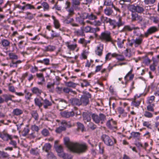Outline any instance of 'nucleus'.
Here are the masks:
<instances>
[{
    "label": "nucleus",
    "mask_w": 159,
    "mask_h": 159,
    "mask_svg": "<svg viewBox=\"0 0 159 159\" xmlns=\"http://www.w3.org/2000/svg\"><path fill=\"white\" fill-rule=\"evenodd\" d=\"M64 142L68 149L74 153H82L85 152L87 148V146L86 143L71 141L68 137L64 138Z\"/></svg>",
    "instance_id": "nucleus-1"
},
{
    "label": "nucleus",
    "mask_w": 159,
    "mask_h": 159,
    "mask_svg": "<svg viewBox=\"0 0 159 159\" xmlns=\"http://www.w3.org/2000/svg\"><path fill=\"white\" fill-rule=\"evenodd\" d=\"M98 39L106 43L111 42L113 41L111 33L108 30H105L102 32L98 36Z\"/></svg>",
    "instance_id": "nucleus-2"
},
{
    "label": "nucleus",
    "mask_w": 159,
    "mask_h": 159,
    "mask_svg": "<svg viewBox=\"0 0 159 159\" xmlns=\"http://www.w3.org/2000/svg\"><path fill=\"white\" fill-rule=\"evenodd\" d=\"M128 9L132 12H137L139 14L143 13L145 11L144 6L142 5H129Z\"/></svg>",
    "instance_id": "nucleus-3"
},
{
    "label": "nucleus",
    "mask_w": 159,
    "mask_h": 159,
    "mask_svg": "<svg viewBox=\"0 0 159 159\" xmlns=\"http://www.w3.org/2000/svg\"><path fill=\"white\" fill-rule=\"evenodd\" d=\"M91 116L93 121L96 124H98L100 121L102 124L106 120V116L102 113H100L98 116L95 113H91Z\"/></svg>",
    "instance_id": "nucleus-4"
},
{
    "label": "nucleus",
    "mask_w": 159,
    "mask_h": 159,
    "mask_svg": "<svg viewBox=\"0 0 159 159\" xmlns=\"http://www.w3.org/2000/svg\"><path fill=\"white\" fill-rule=\"evenodd\" d=\"M104 143L107 146H112L116 143V139L113 138L111 139L108 135L103 134L102 137Z\"/></svg>",
    "instance_id": "nucleus-5"
},
{
    "label": "nucleus",
    "mask_w": 159,
    "mask_h": 159,
    "mask_svg": "<svg viewBox=\"0 0 159 159\" xmlns=\"http://www.w3.org/2000/svg\"><path fill=\"white\" fill-rule=\"evenodd\" d=\"M55 100L57 102L55 104L58 109L61 111L66 108L67 102L66 100L61 98L55 99Z\"/></svg>",
    "instance_id": "nucleus-6"
},
{
    "label": "nucleus",
    "mask_w": 159,
    "mask_h": 159,
    "mask_svg": "<svg viewBox=\"0 0 159 159\" xmlns=\"http://www.w3.org/2000/svg\"><path fill=\"white\" fill-rule=\"evenodd\" d=\"M143 41V39L141 38H136L135 39L128 40V44L131 47L134 45L135 47H137L142 43Z\"/></svg>",
    "instance_id": "nucleus-7"
},
{
    "label": "nucleus",
    "mask_w": 159,
    "mask_h": 159,
    "mask_svg": "<svg viewBox=\"0 0 159 159\" xmlns=\"http://www.w3.org/2000/svg\"><path fill=\"white\" fill-rule=\"evenodd\" d=\"M117 121L111 118H109L106 123V126L109 129L112 130L117 128Z\"/></svg>",
    "instance_id": "nucleus-8"
},
{
    "label": "nucleus",
    "mask_w": 159,
    "mask_h": 159,
    "mask_svg": "<svg viewBox=\"0 0 159 159\" xmlns=\"http://www.w3.org/2000/svg\"><path fill=\"white\" fill-rule=\"evenodd\" d=\"M91 96V94L89 93L83 95L80 99L81 105L83 106H86L88 105L89 102V98H90Z\"/></svg>",
    "instance_id": "nucleus-9"
},
{
    "label": "nucleus",
    "mask_w": 159,
    "mask_h": 159,
    "mask_svg": "<svg viewBox=\"0 0 159 159\" xmlns=\"http://www.w3.org/2000/svg\"><path fill=\"white\" fill-rule=\"evenodd\" d=\"M158 28L155 26L150 27L145 32V37H148L149 35L154 34L158 31Z\"/></svg>",
    "instance_id": "nucleus-10"
},
{
    "label": "nucleus",
    "mask_w": 159,
    "mask_h": 159,
    "mask_svg": "<svg viewBox=\"0 0 159 159\" xmlns=\"http://www.w3.org/2000/svg\"><path fill=\"white\" fill-rule=\"evenodd\" d=\"M12 137V136L8 134L5 130L1 132H0V138L4 141H8L10 139H11Z\"/></svg>",
    "instance_id": "nucleus-11"
},
{
    "label": "nucleus",
    "mask_w": 159,
    "mask_h": 159,
    "mask_svg": "<svg viewBox=\"0 0 159 159\" xmlns=\"http://www.w3.org/2000/svg\"><path fill=\"white\" fill-rule=\"evenodd\" d=\"M139 29L138 27H135L134 24L131 25H125L122 29L120 31L121 32H131L133 30Z\"/></svg>",
    "instance_id": "nucleus-12"
},
{
    "label": "nucleus",
    "mask_w": 159,
    "mask_h": 159,
    "mask_svg": "<svg viewBox=\"0 0 159 159\" xmlns=\"http://www.w3.org/2000/svg\"><path fill=\"white\" fill-rule=\"evenodd\" d=\"M104 5L107 6H112V7L117 12L120 13L121 12V10L117 6L114 5L111 0H106L104 2Z\"/></svg>",
    "instance_id": "nucleus-13"
},
{
    "label": "nucleus",
    "mask_w": 159,
    "mask_h": 159,
    "mask_svg": "<svg viewBox=\"0 0 159 159\" xmlns=\"http://www.w3.org/2000/svg\"><path fill=\"white\" fill-rule=\"evenodd\" d=\"M61 126L57 128L56 130L57 133H60L62 131L65 130L67 126V123L65 120H62L61 122Z\"/></svg>",
    "instance_id": "nucleus-14"
},
{
    "label": "nucleus",
    "mask_w": 159,
    "mask_h": 159,
    "mask_svg": "<svg viewBox=\"0 0 159 159\" xmlns=\"http://www.w3.org/2000/svg\"><path fill=\"white\" fill-rule=\"evenodd\" d=\"M104 45L102 44H100L97 47L95 51V54L99 57H101L103 54Z\"/></svg>",
    "instance_id": "nucleus-15"
},
{
    "label": "nucleus",
    "mask_w": 159,
    "mask_h": 159,
    "mask_svg": "<svg viewBox=\"0 0 159 159\" xmlns=\"http://www.w3.org/2000/svg\"><path fill=\"white\" fill-rule=\"evenodd\" d=\"M61 115L64 118H68L70 117L73 116L75 115V113L73 111H64L60 113Z\"/></svg>",
    "instance_id": "nucleus-16"
},
{
    "label": "nucleus",
    "mask_w": 159,
    "mask_h": 159,
    "mask_svg": "<svg viewBox=\"0 0 159 159\" xmlns=\"http://www.w3.org/2000/svg\"><path fill=\"white\" fill-rule=\"evenodd\" d=\"M68 49L70 51H74L77 48V45L76 43L72 44L70 42H66L65 43Z\"/></svg>",
    "instance_id": "nucleus-17"
},
{
    "label": "nucleus",
    "mask_w": 159,
    "mask_h": 159,
    "mask_svg": "<svg viewBox=\"0 0 159 159\" xmlns=\"http://www.w3.org/2000/svg\"><path fill=\"white\" fill-rule=\"evenodd\" d=\"M104 13L107 16H112L114 15L113 10L110 7H107L104 10Z\"/></svg>",
    "instance_id": "nucleus-18"
},
{
    "label": "nucleus",
    "mask_w": 159,
    "mask_h": 159,
    "mask_svg": "<svg viewBox=\"0 0 159 159\" xmlns=\"http://www.w3.org/2000/svg\"><path fill=\"white\" fill-rule=\"evenodd\" d=\"M1 43L2 47L7 49L10 47V41L7 39H2L1 41Z\"/></svg>",
    "instance_id": "nucleus-19"
},
{
    "label": "nucleus",
    "mask_w": 159,
    "mask_h": 159,
    "mask_svg": "<svg viewBox=\"0 0 159 159\" xmlns=\"http://www.w3.org/2000/svg\"><path fill=\"white\" fill-rule=\"evenodd\" d=\"M91 113H84L83 114V120L85 123H86L88 122H89L91 120Z\"/></svg>",
    "instance_id": "nucleus-20"
},
{
    "label": "nucleus",
    "mask_w": 159,
    "mask_h": 159,
    "mask_svg": "<svg viewBox=\"0 0 159 159\" xmlns=\"http://www.w3.org/2000/svg\"><path fill=\"white\" fill-rule=\"evenodd\" d=\"M71 104L73 106H80L81 105L80 99L77 98H73L70 100Z\"/></svg>",
    "instance_id": "nucleus-21"
},
{
    "label": "nucleus",
    "mask_w": 159,
    "mask_h": 159,
    "mask_svg": "<svg viewBox=\"0 0 159 159\" xmlns=\"http://www.w3.org/2000/svg\"><path fill=\"white\" fill-rule=\"evenodd\" d=\"M31 90L34 94H35L38 96H39L42 92V91L41 89L37 87L32 88Z\"/></svg>",
    "instance_id": "nucleus-22"
},
{
    "label": "nucleus",
    "mask_w": 159,
    "mask_h": 159,
    "mask_svg": "<svg viewBox=\"0 0 159 159\" xmlns=\"http://www.w3.org/2000/svg\"><path fill=\"white\" fill-rule=\"evenodd\" d=\"M22 4L24 5V11L27 10L35 9L34 7L32 4L30 3H26L25 2H23Z\"/></svg>",
    "instance_id": "nucleus-23"
},
{
    "label": "nucleus",
    "mask_w": 159,
    "mask_h": 159,
    "mask_svg": "<svg viewBox=\"0 0 159 159\" xmlns=\"http://www.w3.org/2000/svg\"><path fill=\"white\" fill-rule=\"evenodd\" d=\"M43 100V102H42V105L43 106V107L47 109L48 108V107L52 105V103L51 102L49 101L47 99H43L42 98L41 99Z\"/></svg>",
    "instance_id": "nucleus-24"
},
{
    "label": "nucleus",
    "mask_w": 159,
    "mask_h": 159,
    "mask_svg": "<svg viewBox=\"0 0 159 159\" xmlns=\"http://www.w3.org/2000/svg\"><path fill=\"white\" fill-rule=\"evenodd\" d=\"M125 24V22L122 20V17L119 16L118 21H116V27L119 28L120 27L123 26Z\"/></svg>",
    "instance_id": "nucleus-25"
},
{
    "label": "nucleus",
    "mask_w": 159,
    "mask_h": 159,
    "mask_svg": "<svg viewBox=\"0 0 159 159\" xmlns=\"http://www.w3.org/2000/svg\"><path fill=\"white\" fill-rule=\"evenodd\" d=\"M115 52L111 53L108 52L105 57V61H110L112 58H115Z\"/></svg>",
    "instance_id": "nucleus-26"
},
{
    "label": "nucleus",
    "mask_w": 159,
    "mask_h": 159,
    "mask_svg": "<svg viewBox=\"0 0 159 159\" xmlns=\"http://www.w3.org/2000/svg\"><path fill=\"white\" fill-rule=\"evenodd\" d=\"M72 17L67 15L64 19V23L66 24H69L73 22L74 21V19L71 18Z\"/></svg>",
    "instance_id": "nucleus-27"
},
{
    "label": "nucleus",
    "mask_w": 159,
    "mask_h": 159,
    "mask_svg": "<svg viewBox=\"0 0 159 159\" xmlns=\"http://www.w3.org/2000/svg\"><path fill=\"white\" fill-rule=\"evenodd\" d=\"M52 17L54 20L53 23L55 27L57 29H59L60 27V24L59 20L53 16H52Z\"/></svg>",
    "instance_id": "nucleus-28"
},
{
    "label": "nucleus",
    "mask_w": 159,
    "mask_h": 159,
    "mask_svg": "<svg viewBox=\"0 0 159 159\" xmlns=\"http://www.w3.org/2000/svg\"><path fill=\"white\" fill-rule=\"evenodd\" d=\"M21 61L20 60L16 61H15L14 60H12L10 64V66L11 67H17L18 64L21 63Z\"/></svg>",
    "instance_id": "nucleus-29"
},
{
    "label": "nucleus",
    "mask_w": 159,
    "mask_h": 159,
    "mask_svg": "<svg viewBox=\"0 0 159 159\" xmlns=\"http://www.w3.org/2000/svg\"><path fill=\"white\" fill-rule=\"evenodd\" d=\"M78 42L79 43L82 44L84 46L86 47L87 44L90 43V41L86 40L84 38H81L79 39Z\"/></svg>",
    "instance_id": "nucleus-30"
},
{
    "label": "nucleus",
    "mask_w": 159,
    "mask_h": 159,
    "mask_svg": "<svg viewBox=\"0 0 159 159\" xmlns=\"http://www.w3.org/2000/svg\"><path fill=\"white\" fill-rule=\"evenodd\" d=\"M23 113V111L19 108L14 109L12 111V114L15 116H19L22 114Z\"/></svg>",
    "instance_id": "nucleus-31"
},
{
    "label": "nucleus",
    "mask_w": 159,
    "mask_h": 159,
    "mask_svg": "<svg viewBox=\"0 0 159 159\" xmlns=\"http://www.w3.org/2000/svg\"><path fill=\"white\" fill-rule=\"evenodd\" d=\"M30 114L32 116L34 119L35 120H38L39 119V116L37 111L33 110L31 111Z\"/></svg>",
    "instance_id": "nucleus-32"
},
{
    "label": "nucleus",
    "mask_w": 159,
    "mask_h": 159,
    "mask_svg": "<svg viewBox=\"0 0 159 159\" xmlns=\"http://www.w3.org/2000/svg\"><path fill=\"white\" fill-rule=\"evenodd\" d=\"M59 156L62 157L64 159H72V156L70 155L63 152L59 154Z\"/></svg>",
    "instance_id": "nucleus-33"
},
{
    "label": "nucleus",
    "mask_w": 159,
    "mask_h": 159,
    "mask_svg": "<svg viewBox=\"0 0 159 159\" xmlns=\"http://www.w3.org/2000/svg\"><path fill=\"white\" fill-rule=\"evenodd\" d=\"M55 49V46L49 45L44 47V51L46 52H52L54 51Z\"/></svg>",
    "instance_id": "nucleus-34"
},
{
    "label": "nucleus",
    "mask_w": 159,
    "mask_h": 159,
    "mask_svg": "<svg viewBox=\"0 0 159 159\" xmlns=\"http://www.w3.org/2000/svg\"><path fill=\"white\" fill-rule=\"evenodd\" d=\"M110 19L111 18H110L105 17L103 16H101L100 18V20L102 22H102L104 24L109 23Z\"/></svg>",
    "instance_id": "nucleus-35"
},
{
    "label": "nucleus",
    "mask_w": 159,
    "mask_h": 159,
    "mask_svg": "<svg viewBox=\"0 0 159 159\" xmlns=\"http://www.w3.org/2000/svg\"><path fill=\"white\" fill-rule=\"evenodd\" d=\"M115 58L118 61H123L125 60L124 56L120 54H119L115 52Z\"/></svg>",
    "instance_id": "nucleus-36"
},
{
    "label": "nucleus",
    "mask_w": 159,
    "mask_h": 159,
    "mask_svg": "<svg viewBox=\"0 0 159 159\" xmlns=\"http://www.w3.org/2000/svg\"><path fill=\"white\" fill-rule=\"evenodd\" d=\"M37 61V63H43L46 65H49L50 64V60L48 58H45L43 60H38Z\"/></svg>",
    "instance_id": "nucleus-37"
},
{
    "label": "nucleus",
    "mask_w": 159,
    "mask_h": 159,
    "mask_svg": "<svg viewBox=\"0 0 159 159\" xmlns=\"http://www.w3.org/2000/svg\"><path fill=\"white\" fill-rule=\"evenodd\" d=\"M66 11L68 12L67 15L70 16H73L75 14L74 10L72 7L67 9Z\"/></svg>",
    "instance_id": "nucleus-38"
},
{
    "label": "nucleus",
    "mask_w": 159,
    "mask_h": 159,
    "mask_svg": "<svg viewBox=\"0 0 159 159\" xmlns=\"http://www.w3.org/2000/svg\"><path fill=\"white\" fill-rule=\"evenodd\" d=\"M88 127L89 129L93 130L97 128V126L93 122H90L88 125Z\"/></svg>",
    "instance_id": "nucleus-39"
},
{
    "label": "nucleus",
    "mask_w": 159,
    "mask_h": 159,
    "mask_svg": "<svg viewBox=\"0 0 159 159\" xmlns=\"http://www.w3.org/2000/svg\"><path fill=\"white\" fill-rule=\"evenodd\" d=\"M51 148V146L50 143H47L45 144L43 148V150L45 151L46 152H48V151Z\"/></svg>",
    "instance_id": "nucleus-40"
},
{
    "label": "nucleus",
    "mask_w": 159,
    "mask_h": 159,
    "mask_svg": "<svg viewBox=\"0 0 159 159\" xmlns=\"http://www.w3.org/2000/svg\"><path fill=\"white\" fill-rule=\"evenodd\" d=\"M30 131L29 129L27 128H25L21 132V134L22 136L26 137L28 135V133Z\"/></svg>",
    "instance_id": "nucleus-41"
},
{
    "label": "nucleus",
    "mask_w": 159,
    "mask_h": 159,
    "mask_svg": "<svg viewBox=\"0 0 159 159\" xmlns=\"http://www.w3.org/2000/svg\"><path fill=\"white\" fill-rule=\"evenodd\" d=\"M13 137L11 138V139H10V141L9 142V144L12 145L13 148H17L16 142L13 140Z\"/></svg>",
    "instance_id": "nucleus-42"
},
{
    "label": "nucleus",
    "mask_w": 159,
    "mask_h": 159,
    "mask_svg": "<svg viewBox=\"0 0 159 159\" xmlns=\"http://www.w3.org/2000/svg\"><path fill=\"white\" fill-rule=\"evenodd\" d=\"M144 116L148 118H151L153 117V115L150 111L146 110L144 112Z\"/></svg>",
    "instance_id": "nucleus-43"
},
{
    "label": "nucleus",
    "mask_w": 159,
    "mask_h": 159,
    "mask_svg": "<svg viewBox=\"0 0 159 159\" xmlns=\"http://www.w3.org/2000/svg\"><path fill=\"white\" fill-rule=\"evenodd\" d=\"M8 55L10 59H11L12 60L17 59L18 58V56L13 53L9 52Z\"/></svg>",
    "instance_id": "nucleus-44"
},
{
    "label": "nucleus",
    "mask_w": 159,
    "mask_h": 159,
    "mask_svg": "<svg viewBox=\"0 0 159 159\" xmlns=\"http://www.w3.org/2000/svg\"><path fill=\"white\" fill-rule=\"evenodd\" d=\"M42 7L43 8L44 11H48L49 9V6L48 4L46 2H43L41 4Z\"/></svg>",
    "instance_id": "nucleus-45"
},
{
    "label": "nucleus",
    "mask_w": 159,
    "mask_h": 159,
    "mask_svg": "<svg viewBox=\"0 0 159 159\" xmlns=\"http://www.w3.org/2000/svg\"><path fill=\"white\" fill-rule=\"evenodd\" d=\"M30 153L33 155H38L39 154V151L37 148H32L30 150Z\"/></svg>",
    "instance_id": "nucleus-46"
},
{
    "label": "nucleus",
    "mask_w": 159,
    "mask_h": 159,
    "mask_svg": "<svg viewBox=\"0 0 159 159\" xmlns=\"http://www.w3.org/2000/svg\"><path fill=\"white\" fill-rule=\"evenodd\" d=\"M83 27H81V30H77L75 31V33L77 36H83L84 35V31L83 30Z\"/></svg>",
    "instance_id": "nucleus-47"
},
{
    "label": "nucleus",
    "mask_w": 159,
    "mask_h": 159,
    "mask_svg": "<svg viewBox=\"0 0 159 159\" xmlns=\"http://www.w3.org/2000/svg\"><path fill=\"white\" fill-rule=\"evenodd\" d=\"M155 97L154 96H152L149 97L147 98V103L148 104H150L153 102L154 101Z\"/></svg>",
    "instance_id": "nucleus-48"
},
{
    "label": "nucleus",
    "mask_w": 159,
    "mask_h": 159,
    "mask_svg": "<svg viewBox=\"0 0 159 159\" xmlns=\"http://www.w3.org/2000/svg\"><path fill=\"white\" fill-rule=\"evenodd\" d=\"M2 97L4 98V102H7L9 100H12L10 94H4L2 95Z\"/></svg>",
    "instance_id": "nucleus-49"
},
{
    "label": "nucleus",
    "mask_w": 159,
    "mask_h": 159,
    "mask_svg": "<svg viewBox=\"0 0 159 159\" xmlns=\"http://www.w3.org/2000/svg\"><path fill=\"white\" fill-rule=\"evenodd\" d=\"M155 106V105L154 104H149V105L147 107V111L154 112V107Z\"/></svg>",
    "instance_id": "nucleus-50"
},
{
    "label": "nucleus",
    "mask_w": 159,
    "mask_h": 159,
    "mask_svg": "<svg viewBox=\"0 0 159 159\" xmlns=\"http://www.w3.org/2000/svg\"><path fill=\"white\" fill-rule=\"evenodd\" d=\"M56 149L58 153L59 156V154H60L62 153L63 152V148L61 145L57 146L56 148Z\"/></svg>",
    "instance_id": "nucleus-51"
},
{
    "label": "nucleus",
    "mask_w": 159,
    "mask_h": 159,
    "mask_svg": "<svg viewBox=\"0 0 159 159\" xmlns=\"http://www.w3.org/2000/svg\"><path fill=\"white\" fill-rule=\"evenodd\" d=\"M36 76L37 78L40 79L42 81L44 82L45 81V78L43 73H37L36 74Z\"/></svg>",
    "instance_id": "nucleus-52"
},
{
    "label": "nucleus",
    "mask_w": 159,
    "mask_h": 159,
    "mask_svg": "<svg viewBox=\"0 0 159 159\" xmlns=\"http://www.w3.org/2000/svg\"><path fill=\"white\" fill-rule=\"evenodd\" d=\"M141 102L140 100H138L137 99H134L132 102V104L134 106L137 107L139 106Z\"/></svg>",
    "instance_id": "nucleus-53"
},
{
    "label": "nucleus",
    "mask_w": 159,
    "mask_h": 159,
    "mask_svg": "<svg viewBox=\"0 0 159 159\" xmlns=\"http://www.w3.org/2000/svg\"><path fill=\"white\" fill-rule=\"evenodd\" d=\"M110 25L112 26L113 29H115L117 27L116 25V21L115 20L110 19L109 22Z\"/></svg>",
    "instance_id": "nucleus-54"
},
{
    "label": "nucleus",
    "mask_w": 159,
    "mask_h": 159,
    "mask_svg": "<svg viewBox=\"0 0 159 159\" xmlns=\"http://www.w3.org/2000/svg\"><path fill=\"white\" fill-rule=\"evenodd\" d=\"M81 86L82 88L86 87L89 85V83L86 80H83L80 83Z\"/></svg>",
    "instance_id": "nucleus-55"
},
{
    "label": "nucleus",
    "mask_w": 159,
    "mask_h": 159,
    "mask_svg": "<svg viewBox=\"0 0 159 159\" xmlns=\"http://www.w3.org/2000/svg\"><path fill=\"white\" fill-rule=\"evenodd\" d=\"M72 6L75 7L76 6H78L80 4L79 0H71Z\"/></svg>",
    "instance_id": "nucleus-56"
},
{
    "label": "nucleus",
    "mask_w": 159,
    "mask_h": 159,
    "mask_svg": "<svg viewBox=\"0 0 159 159\" xmlns=\"http://www.w3.org/2000/svg\"><path fill=\"white\" fill-rule=\"evenodd\" d=\"M157 0H144V2L145 5H152L154 4Z\"/></svg>",
    "instance_id": "nucleus-57"
},
{
    "label": "nucleus",
    "mask_w": 159,
    "mask_h": 159,
    "mask_svg": "<svg viewBox=\"0 0 159 159\" xmlns=\"http://www.w3.org/2000/svg\"><path fill=\"white\" fill-rule=\"evenodd\" d=\"M34 102L35 104L38 106L39 107H41L42 106V103L40 100L37 98H35Z\"/></svg>",
    "instance_id": "nucleus-58"
},
{
    "label": "nucleus",
    "mask_w": 159,
    "mask_h": 159,
    "mask_svg": "<svg viewBox=\"0 0 159 159\" xmlns=\"http://www.w3.org/2000/svg\"><path fill=\"white\" fill-rule=\"evenodd\" d=\"M66 85L69 87L75 88L77 84L71 81H70L66 82Z\"/></svg>",
    "instance_id": "nucleus-59"
},
{
    "label": "nucleus",
    "mask_w": 159,
    "mask_h": 159,
    "mask_svg": "<svg viewBox=\"0 0 159 159\" xmlns=\"http://www.w3.org/2000/svg\"><path fill=\"white\" fill-rule=\"evenodd\" d=\"M42 134V135L44 136H48L50 135V133L48 130L46 129H43L41 132Z\"/></svg>",
    "instance_id": "nucleus-60"
},
{
    "label": "nucleus",
    "mask_w": 159,
    "mask_h": 159,
    "mask_svg": "<svg viewBox=\"0 0 159 159\" xmlns=\"http://www.w3.org/2000/svg\"><path fill=\"white\" fill-rule=\"evenodd\" d=\"M0 155L4 158H7L9 157V155L6 152L0 151Z\"/></svg>",
    "instance_id": "nucleus-61"
},
{
    "label": "nucleus",
    "mask_w": 159,
    "mask_h": 159,
    "mask_svg": "<svg viewBox=\"0 0 159 159\" xmlns=\"http://www.w3.org/2000/svg\"><path fill=\"white\" fill-rule=\"evenodd\" d=\"M24 93L26 94V95L25 96L26 99L28 100H30L32 96V94L29 92H28L26 89H25L24 90Z\"/></svg>",
    "instance_id": "nucleus-62"
},
{
    "label": "nucleus",
    "mask_w": 159,
    "mask_h": 159,
    "mask_svg": "<svg viewBox=\"0 0 159 159\" xmlns=\"http://www.w3.org/2000/svg\"><path fill=\"white\" fill-rule=\"evenodd\" d=\"M87 18L89 20H93L97 19V16L93 14H88Z\"/></svg>",
    "instance_id": "nucleus-63"
},
{
    "label": "nucleus",
    "mask_w": 159,
    "mask_h": 159,
    "mask_svg": "<svg viewBox=\"0 0 159 159\" xmlns=\"http://www.w3.org/2000/svg\"><path fill=\"white\" fill-rule=\"evenodd\" d=\"M152 18L154 23L158 24V26L159 27V18L157 17L153 16Z\"/></svg>",
    "instance_id": "nucleus-64"
}]
</instances>
